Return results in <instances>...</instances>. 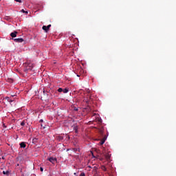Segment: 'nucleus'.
Listing matches in <instances>:
<instances>
[{
	"mask_svg": "<svg viewBox=\"0 0 176 176\" xmlns=\"http://www.w3.org/2000/svg\"><path fill=\"white\" fill-rule=\"evenodd\" d=\"M105 140H107V138L106 137H104V138L102 139V140L99 143L100 145H104V144H105Z\"/></svg>",
	"mask_w": 176,
	"mask_h": 176,
	"instance_id": "nucleus-9",
	"label": "nucleus"
},
{
	"mask_svg": "<svg viewBox=\"0 0 176 176\" xmlns=\"http://www.w3.org/2000/svg\"><path fill=\"white\" fill-rule=\"evenodd\" d=\"M63 91V88H59V89H58V92H59V93H62Z\"/></svg>",
	"mask_w": 176,
	"mask_h": 176,
	"instance_id": "nucleus-19",
	"label": "nucleus"
},
{
	"mask_svg": "<svg viewBox=\"0 0 176 176\" xmlns=\"http://www.w3.org/2000/svg\"><path fill=\"white\" fill-rule=\"evenodd\" d=\"M12 97H14V96H13V95H12Z\"/></svg>",
	"mask_w": 176,
	"mask_h": 176,
	"instance_id": "nucleus-29",
	"label": "nucleus"
},
{
	"mask_svg": "<svg viewBox=\"0 0 176 176\" xmlns=\"http://www.w3.org/2000/svg\"><path fill=\"white\" fill-rule=\"evenodd\" d=\"M74 110L76 111H78V109L74 108Z\"/></svg>",
	"mask_w": 176,
	"mask_h": 176,
	"instance_id": "nucleus-25",
	"label": "nucleus"
},
{
	"mask_svg": "<svg viewBox=\"0 0 176 176\" xmlns=\"http://www.w3.org/2000/svg\"><path fill=\"white\" fill-rule=\"evenodd\" d=\"M21 12H23V13H26V14H28V11H25L24 10H21Z\"/></svg>",
	"mask_w": 176,
	"mask_h": 176,
	"instance_id": "nucleus-23",
	"label": "nucleus"
},
{
	"mask_svg": "<svg viewBox=\"0 0 176 176\" xmlns=\"http://www.w3.org/2000/svg\"><path fill=\"white\" fill-rule=\"evenodd\" d=\"M48 160H49L50 162H51V163H52L54 164L57 162V159L55 158V157H50L48 159Z\"/></svg>",
	"mask_w": 176,
	"mask_h": 176,
	"instance_id": "nucleus-2",
	"label": "nucleus"
},
{
	"mask_svg": "<svg viewBox=\"0 0 176 176\" xmlns=\"http://www.w3.org/2000/svg\"><path fill=\"white\" fill-rule=\"evenodd\" d=\"M32 65L31 63H29L28 65V66L26 67L25 71H31L32 67Z\"/></svg>",
	"mask_w": 176,
	"mask_h": 176,
	"instance_id": "nucleus-6",
	"label": "nucleus"
},
{
	"mask_svg": "<svg viewBox=\"0 0 176 176\" xmlns=\"http://www.w3.org/2000/svg\"><path fill=\"white\" fill-rule=\"evenodd\" d=\"M93 170H94L95 173H98V166H94V167H93Z\"/></svg>",
	"mask_w": 176,
	"mask_h": 176,
	"instance_id": "nucleus-12",
	"label": "nucleus"
},
{
	"mask_svg": "<svg viewBox=\"0 0 176 176\" xmlns=\"http://www.w3.org/2000/svg\"><path fill=\"white\" fill-rule=\"evenodd\" d=\"M14 42H16L18 43H22L23 42V39L22 38H14Z\"/></svg>",
	"mask_w": 176,
	"mask_h": 176,
	"instance_id": "nucleus-4",
	"label": "nucleus"
},
{
	"mask_svg": "<svg viewBox=\"0 0 176 176\" xmlns=\"http://www.w3.org/2000/svg\"><path fill=\"white\" fill-rule=\"evenodd\" d=\"M74 130L75 131V133H78V126H74Z\"/></svg>",
	"mask_w": 176,
	"mask_h": 176,
	"instance_id": "nucleus-18",
	"label": "nucleus"
},
{
	"mask_svg": "<svg viewBox=\"0 0 176 176\" xmlns=\"http://www.w3.org/2000/svg\"><path fill=\"white\" fill-rule=\"evenodd\" d=\"M2 160H5V157H2Z\"/></svg>",
	"mask_w": 176,
	"mask_h": 176,
	"instance_id": "nucleus-28",
	"label": "nucleus"
},
{
	"mask_svg": "<svg viewBox=\"0 0 176 176\" xmlns=\"http://www.w3.org/2000/svg\"><path fill=\"white\" fill-rule=\"evenodd\" d=\"M14 1H16V2H19V3L22 2L21 0H14Z\"/></svg>",
	"mask_w": 176,
	"mask_h": 176,
	"instance_id": "nucleus-24",
	"label": "nucleus"
},
{
	"mask_svg": "<svg viewBox=\"0 0 176 176\" xmlns=\"http://www.w3.org/2000/svg\"><path fill=\"white\" fill-rule=\"evenodd\" d=\"M41 122H43V120H41Z\"/></svg>",
	"mask_w": 176,
	"mask_h": 176,
	"instance_id": "nucleus-30",
	"label": "nucleus"
},
{
	"mask_svg": "<svg viewBox=\"0 0 176 176\" xmlns=\"http://www.w3.org/2000/svg\"><path fill=\"white\" fill-rule=\"evenodd\" d=\"M68 91H69V89H67V88H65V89H63V92L64 94H67V93H68Z\"/></svg>",
	"mask_w": 176,
	"mask_h": 176,
	"instance_id": "nucleus-14",
	"label": "nucleus"
},
{
	"mask_svg": "<svg viewBox=\"0 0 176 176\" xmlns=\"http://www.w3.org/2000/svg\"><path fill=\"white\" fill-rule=\"evenodd\" d=\"M32 142H33V144H37V142H38V139L36 138H34L33 140H32Z\"/></svg>",
	"mask_w": 176,
	"mask_h": 176,
	"instance_id": "nucleus-13",
	"label": "nucleus"
},
{
	"mask_svg": "<svg viewBox=\"0 0 176 176\" xmlns=\"http://www.w3.org/2000/svg\"><path fill=\"white\" fill-rule=\"evenodd\" d=\"M41 171L43 172V167H41Z\"/></svg>",
	"mask_w": 176,
	"mask_h": 176,
	"instance_id": "nucleus-26",
	"label": "nucleus"
},
{
	"mask_svg": "<svg viewBox=\"0 0 176 176\" xmlns=\"http://www.w3.org/2000/svg\"><path fill=\"white\" fill-rule=\"evenodd\" d=\"M72 151H73L74 153H76V152H78V151H80V149L78 148H72Z\"/></svg>",
	"mask_w": 176,
	"mask_h": 176,
	"instance_id": "nucleus-15",
	"label": "nucleus"
},
{
	"mask_svg": "<svg viewBox=\"0 0 176 176\" xmlns=\"http://www.w3.org/2000/svg\"><path fill=\"white\" fill-rule=\"evenodd\" d=\"M3 174L4 175H9V171L8 170H6V171H3Z\"/></svg>",
	"mask_w": 176,
	"mask_h": 176,
	"instance_id": "nucleus-16",
	"label": "nucleus"
},
{
	"mask_svg": "<svg viewBox=\"0 0 176 176\" xmlns=\"http://www.w3.org/2000/svg\"><path fill=\"white\" fill-rule=\"evenodd\" d=\"M98 124H102V120L101 118H98Z\"/></svg>",
	"mask_w": 176,
	"mask_h": 176,
	"instance_id": "nucleus-17",
	"label": "nucleus"
},
{
	"mask_svg": "<svg viewBox=\"0 0 176 176\" xmlns=\"http://www.w3.org/2000/svg\"><path fill=\"white\" fill-rule=\"evenodd\" d=\"M48 98V95L45 92V89L43 91V96H42L41 100H46Z\"/></svg>",
	"mask_w": 176,
	"mask_h": 176,
	"instance_id": "nucleus-1",
	"label": "nucleus"
},
{
	"mask_svg": "<svg viewBox=\"0 0 176 176\" xmlns=\"http://www.w3.org/2000/svg\"><path fill=\"white\" fill-rule=\"evenodd\" d=\"M9 102H12V100L10 99V100L8 101Z\"/></svg>",
	"mask_w": 176,
	"mask_h": 176,
	"instance_id": "nucleus-27",
	"label": "nucleus"
},
{
	"mask_svg": "<svg viewBox=\"0 0 176 176\" xmlns=\"http://www.w3.org/2000/svg\"><path fill=\"white\" fill-rule=\"evenodd\" d=\"M21 125L22 126H23L25 125V121H23V122L21 123Z\"/></svg>",
	"mask_w": 176,
	"mask_h": 176,
	"instance_id": "nucleus-22",
	"label": "nucleus"
},
{
	"mask_svg": "<svg viewBox=\"0 0 176 176\" xmlns=\"http://www.w3.org/2000/svg\"><path fill=\"white\" fill-rule=\"evenodd\" d=\"M51 26H52V25H49L47 26L43 25V30H44L46 32H47L50 30V28Z\"/></svg>",
	"mask_w": 176,
	"mask_h": 176,
	"instance_id": "nucleus-3",
	"label": "nucleus"
},
{
	"mask_svg": "<svg viewBox=\"0 0 176 176\" xmlns=\"http://www.w3.org/2000/svg\"><path fill=\"white\" fill-rule=\"evenodd\" d=\"M8 102H9V100H10V98H8V96H6V98H5Z\"/></svg>",
	"mask_w": 176,
	"mask_h": 176,
	"instance_id": "nucleus-20",
	"label": "nucleus"
},
{
	"mask_svg": "<svg viewBox=\"0 0 176 176\" xmlns=\"http://www.w3.org/2000/svg\"><path fill=\"white\" fill-rule=\"evenodd\" d=\"M99 131V133L101 135H104V127L103 126H101L100 127V129H98Z\"/></svg>",
	"mask_w": 176,
	"mask_h": 176,
	"instance_id": "nucleus-7",
	"label": "nucleus"
},
{
	"mask_svg": "<svg viewBox=\"0 0 176 176\" xmlns=\"http://www.w3.org/2000/svg\"><path fill=\"white\" fill-rule=\"evenodd\" d=\"M105 158L107 159V160H111V155H109V154H106V155H105Z\"/></svg>",
	"mask_w": 176,
	"mask_h": 176,
	"instance_id": "nucleus-11",
	"label": "nucleus"
},
{
	"mask_svg": "<svg viewBox=\"0 0 176 176\" xmlns=\"http://www.w3.org/2000/svg\"><path fill=\"white\" fill-rule=\"evenodd\" d=\"M25 146H26V144H25V142H22L20 143V147L21 148H25Z\"/></svg>",
	"mask_w": 176,
	"mask_h": 176,
	"instance_id": "nucleus-10",
	"label": "nucleus"
},
{
	"mask_svg": "<svg viewBox=\"0 0 176 176\" xmlns=\"http://www.w3.org/2000/svg\"><path fill=\"white\" fill-rule=\"evenodd\" d=\"M79 176H85V173H81Z\"/></svg>",
	"mask_w": 176,
	"mask_h": 176,
	"instance_id": "nucleus-21",
	"label": "nucleus"
},
{
	"mask_svg": "<svg viewBox=\"0 0 176 176\" xmlns=\"http://www.w3.org/2000/svg\"><path fill=\"white\" fill-rule=\"evenodd\" d=\"M17 34H18V32L14 31V32H12V33L10 34V36H11L12 38H16Z\"/></svg>",
	"mask_w": 176,
	"mask_h": 176,
	"instance_id": "nucleus-8",
	"label": "nucleus"
},
{
	"mask_svg": "<svg viewBox=\"0 0 176 176\" xmlns=\"http://www.w3.org/2000/svg\"><path fill=\"white\" fill-rule=\"evenodd\" d=\"M100 168L102 170H103L104 172H108V168H107V166H105L104 165H102L100 166Z\"/></svg>",
	"mask_w": 176,
	"mask_h": 176,
	"instance_id": "nucleus-5",
	"label": "nucleus"
}]
</instances>
